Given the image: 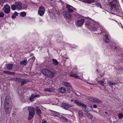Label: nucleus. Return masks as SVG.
Here are the masks:
<instances>
[{
    "instance_id": "nucleus-30",
    "label": "nucleus",
    "mask_w": 123,
    "mask_h": 123,
    "mask_svg": "<svg viewBox=\"0 0 123 123\" xmlns=\"http://www.w3.org/2000/svg\"><path fill=\"white\" fill-rule=\"evenodd\" d=\"M20 15L22 17H24L26 16V13L25 12H21L20 13Z\"/></svg>"
},
{
    "instance_id": "nucleus-28",
    "label": "nucleus",
    "mask_w": 123,
    "mask_h": 123,
    "mask_svg": "<svg viewBox=\"0 0 123 123\" xmlns=\"http://www.w3.org/2000/svg\"><path fill=\"white\" fill-rule=\"evenodd\" d=\"M86 115L88 117L91 119H92L93 118L92 116L89 113H87Z\"/></svg>"
},
{
    "instance_id": "nucleus-39",
    "label": "nucleus",
    "mask_w": 123,
    "mask_h": 123,
    "mask_svg": "<svg viewBox=\"0 0 123 123\" xmlns=\"http://www.w3.org/2000/svg\"><path fill=\"white\" fill-rule=\"evenodd\" d=\"M4 15V14L2 12L0 13V18L3 17Z\"/></svg>"
},
{
    "instance_id": "nucleus-23",
    "label": "nucleus",
    "mask_w": 123,
    "mask_h": 123,
    "mask_svg": "<svg viewBox=\"0 0 123 123\" xmlns=\"http://www.w3.org/2000/svg\"><path fill=\"white\" fill-rule=\"evenodd\" d=\"M61 120L64 122H66L68 121L67 119L65 117H61Z\"/></svg>"
},
{
    "instance_id": "nucleus-56",
    "label": "nucleus",
    "mask_w": 123,
    "mask_h": 123,
    "mask_svg": "<svg viewBox=\"0 0 123 123\" xmlns=\"http://www.w3.org/2000/svg\"><path fill=\"white\" fill-rule=\"evenodd\" d=\"M75 94L77 96H78V94H77V93H75Z\"/></svg>"
},
{
    "instance_id": "nucleus-6",
    "label": "nucleus",
    "mask_w": 123,
    "mask_h": 123,
    "mask_svg": "<svg viewBox=\"0 0 123 123\" xmlns=\"http://www.w3.org/2000/svg\"><path fill=\"white\" fill-rule=\"evenodd\" d=\"M4 12L8 14L10 12V7L8 5H5L3 8Z\"/></svg>"
},
{
    "instance_id": "nucleus-53",
    "label": "nucleus",
    "mask_w": 123,
    "mask_h": 123,
    "mask_svg": "<svg viewBox=\"0 0 123 123\" xmlns=\"http://www.w3.org/2000/svg\"><path fill=\"white\" fill-rule=\"evenodd\" d=\"M27 8V7L26 6H25V7L24 8V9H26V8Z\"/></svg>"
},
{
    "instance_id": "nucleus-25",
    "label": "nucleus",
    "mask_w": 123,
    "mask_h": 123,
    "mask_svg": "<svg viewBox=\"0 0 123 123\" xmlns=\"http://www.w3.org/2000/svg\"><path fill=\"white\" fill-rule=\"evenodd\" d=\"M44 91H45L51 92L53 91V90L51 88H46L44 89Z\"/></svg>"
},
{
    "instance_id": "nucleus-9",
    "label": "nucleus",
    "mask_w": 123,
    "mask_h": 123,
    "mask_svg": "<svg viewBox=\"0 0 123 123\" xmlns=\"http://www.w3.org/2000/svg\"><path fill=\"white\" fill-rule=\"evenodd\" d=\"M84 22V20L83 19L78 20L76 22V25L79 27L83 25Z\"/></svg>"
},
{
    "instance_id": "nucleus-42",
    "label": "nucleus",
    "mask_w": 123,
    "mask_h": 123,
    "mask_svg": "<svg viewBox=\"0 0 123 123\" xmlns=\"http://www.w3.org/2000/svg\"><path fill=\"white\" fill-rule=\"evenodd\" d=\"M79 114V116L81 117H82L83 116V114L82 113H80Z\"/></svg>"
},
{
    "instance_id": "nucleus-11",
    "label": "nucleus",
    "mask_w": 123,
    "mask_h": 123,
    "mask_svg": "<svg viewBox=\"0 0 123 123\" xmlns=\"http://www.w3.org/2000/svg\"><path fill=\"white\" fill-rule=\"evenodd\" d=\"M66 8H67L68 12H74V10L72 9H74V8L72 6L68 5L66 6Z\"/></svg>"
},
{
    "instance_id": "nucleus-19",
    "label": "nucleus",
    "mask_w": 123,
    "mask_h": 123,
    "mask_svg": "<svg viewBox=\"0 0 123 123\" xmlns=\"http://www.w3.org/2000/svg\"><path fill=\"white\" fill-rule=\"evenodd\" d=\"M55 76V74L54 73L50 71V73H49L48 77H49L51 78H53Z\"/></svg>"
},
{
    "instance_id": "nucleus-13",
    "label": "nucleus",
    "mask_w": 123,
    "mask_h": 123,
    "mask_svg": "<svg viewBox=\"0 0 123 123\" xmlns=\"http://www.w3.org/2000/svg\"><path fill=\"white\" fill-rule=\"evenodd\" d=\"M15 5L18 9H21L22 8V4L20 2H16L15 3Z\"/></svg>"
},
{
    "instance_id": "nucleus-60",
    "label": "nucleus",
    "mask_w": 123,
    "mask_h": 123,
    "mask_svg": "<svg viewBox=\"0 0 123 123\" xmlns=\"http://www.w3.org/2000/svg\"><path fill=\"white\" fill-rule=\"evenodd\" d=\"M114 0V1H116L117 0Z\"/></svg>"
},
{
    "instance_id": "nucleus-7",
    "label": "nucleus",
    "mask_w": 123,
    "mask_h": 123,
    "mask_svg": "<svg viewBox=\"0 0 123 123\" xmlns=\"http://www.w3.org/2000/svg\"><path fill=\"white\" fill-rule=\"evenodd\" d=\"M39 10L38 12V14L40 16H41L43 15L45 11V9L44 7L41 6L39 7Z\"/></svg>"
},
{
    "instance_id": "nucleus-50",
    "label": "nucleus",
    "mask_w": 123,
    "mask_h": 123,
    "mask_svg": "<svg viewBox=\"0 0 123 123\" xmlns=\"http://www.w3.org/2000/svg\"><path fill=\"white\" fill-rule=\"evenodd\" d=\"M77 93L78 94V96H80L81 95V94L79 92H77Z\"/></svg>"
},
{
    "instance_id": "nucleus-49",
    "label": "nucleus",
    "mask_w": 123,
    "mask_h": 123,
    "mask_svg": "<svg viewBox=\"0 0 123 123\" xmlns=\"http://www.w3.org/2000/svg\"><path fill=\"white\" fill-rule=\"evenodd\" d=\"M118 47H118H117V46H116V47H114L113 48L114 49L117 50V49Z\"/></svg>"
},
{
    "instance_id": "nucleus-62",
    "label": "nucleus",
    "mask_w": 123,
    "mask_h": 123,
    "mask_svg": "<svg viewBox=\"0 0 123 123\" xmlns=\"http://www.w3.org/2000/svg\"><path fill=\"white\" fill-rule=\"evenodd\" d=\"M51 1H52L53 0H50Z\"/></svg>"
},
{
    "instance_id": "nucleus-5",
    "label": "nucleus",
    "mask_w": 123,
    "mask_h": 123,
    "mask_svg": "<svg viewBox=\"0 0 123 123\" xmlns=\"http://www.w3.org/2000/svg\"><path fill=\"white\" fill-rule=\"evenodd\" d=\"M11 105L10 104L7 105L6 106H5V105H4V108L6 113L7 114H9L12 108Z\"/></svg>"
},
{
    "instance_id": "nucleus-44",
    "label": "nucleus",
    "mask_w": 123,
    "mask_h": 123,
    "mask_svg": "<svg viewBox=\"0 0 123 123\" xmlns=\"http://www.w3.org/2000/svg\"><path fill=\"white\" fill-rule=\"evenodd\" d=\"M18 13L17 12H15L14 13V15H16V16H18Z\"/></svg>"
},
{
    "instance_id": "nucleus-33",
    "label": "nucleus",
    "mask_w": 123,
    "mask_h": 123,
    "mask_svg": "<svg viewBox=\"0 0 123 123\" xmlns=\"http://www.w3.org/2000/svg\"><path fill=\"white\" fill-rule=\"evenodd\" d=\"M84 111L86 112H88L90 111L89 109L87 108H85L83 109V110Z\"/></svg>"
},
{
    "instance_id": "nucleus-31",
    "label": "nucleus",
    "mask_w": 123,
    "mask_h": 123,
    "mask_svg": "<svg viewBox=\"0 0 123 123\" xmlns=\"http://www.w3.org/2000/svg\"><path fill=\"white\" fill-rule=\"evenodd\" d=\"M11 8L12 10H14L16 8V5H12L11 6Z\"/></svg>"
},
{
    "instance_id": "nucleus-38",
    "label": "nucleus",
    "mask_w": 123,
    "mask_h": 123,
    "mask_svg": "<svg viewBox=\"0 0 123 123\" xmlns=\"http://www.w3.org/2000/svg\"><path fill=\"white\" fill-rule=\"evenodd\" d=\"M118 117L119 119H121L123 118V115L122 114L120 113L118 115Z\"/></svg>"
},
{
    "instance_id": "nucleus-24",
    "label": "nucleus",
    "mask_w": 123,
    "mask_h": 123,
    "mask_svg": "<svg viewBox=\"0 0 123 123\" xmlns=\"http://www.w3.org/2000/svg\"><path fill=\"white\" fill-rule=\"evenodd\" d=\"M94 102L98 103H101V102L100 100L97 98H95Z\"/></svg>"
},
{
    "instance_id": "nucleus-35",
    "label": "nucleus",
    "mask_w": 123,
    "mask_h": 123,
    "mask_svg": "<svg viewBox=\"0 0 123 123\" xmlns=\"http://www.w3.org/2000/svg\"><path fill=\"white\" fill-rule=\"evenodd\" d=\"M3 73L4 74H10V72L9 71H3Z\"/></svg>"
},
{
    "instance_id": "nucleus-20",
    "label": "nucleus",
    "mask_w": 123,
    "mask_h": 123,
    "mask_svg": "<svg viewBox=\"0 0 123 123\" xmlns=\"http://www.w3.org/2000/svg\"><path fill=\"white\" fill-rule=\"evenodd\" d=\"M27 63V61L26 60H24L20 62V64L21 65H26Z\"/></svg>"
},
{
    "instance_id": "nucleus-41",
    "label": "nucleus",
    "mask_w": 123,
    "mask_h": 123,
    "mask_svg": "<svg viewBox=\"0 0 123 123\" xmlns=\"http://www.w3.org/2000/svg\"><path fill=\"white\" fill-rule=\"evenodd\" d=\"M85 2L88 4L90 3V0H86L85 1Z\"/></svg>"
},
{
    "instance_id": "nucleus-21",
    "label": "nucleus",
    "mask_w": 123,
    "mask_h": 123,
    "mask_svg": "<svg viewBox=\"0 0 123 123\" xmlns=\"http://www.w3.org/2000/svg\"><path fill=\"white\" fill-rule=\"evenodd\" d=\"M52 60L53 62V64L55 65H58L59 63L57 60L53 59Z\"/></svg>"
},
{
    "instance_id": "nucleus-27",
    "label": "nucleus",
    "mask_w": 123,
    "mask_h": 123,
    "mask_svg": "<svg viewBox=\"0 0 123 123\" xmlns=\"http://www.w3.org/2000/svg\"><path fill=\"white\" fill-rule=\"evenodd\" d=\"M6 0H0V4L1 6H3V4L6 2Z\"/></svg>"
},
{
    "instance_id": "nucleus-57",
    "label": "nucleus",
    "mask_w": 123,
    "mask_h": 123,
    "mask_svg": "<svg viewBox=\"0 0 123 123\" xmlns=\"http://www.w3.org/2000/svg\"><path fill=\"white\" fill-rule=\"evenodd\" d=\"M100 76L101 77H102L103 75H100Z\"/></svg>"
},
{
    "instance_id": "nucleus-51",
    "label": "nucleus",
    "mask_w": 123,
    "mask_h": 123,
    "mask_svg": "<svg viewBox=\"0 0 123 123\" xmlns=\"http://www.w3.org/2000/svg\"><path fill=\"white\" fill-rule=\"evenodd\" d=\"M97 5L99 6H101V4L99 3H98L97 4Z\"/></svg>"
},
{
    "instance_id": "nucleus-40",
    "label": "nucleus",
    "mask_w": 123,
    "mask_h": 123,
    "mask_svg": "<svg viewBox=\"0 0 123 123\" xmlns=\"http://www.w3.org/2000/svg\"><path fill=\"white\" fill-rule=\"evenodd\" d=\"M116 5L115 4H112L111 5V7L112 8L116 7Z\"/></svg>"
},
{
    "instance_id": "nucleus-37",
    "label": "nucleus",
    "mask_w": 123,
    "mask_h": 123,
    "mask_svg": "<svg viewBox=\"0 0 123 123\" xmlns=\"http://www.w3.org/2000/svg\"><path fill=\"white\" fill-rule=\"evenodd\" d=\"M33 94V95L34 97V98H39V97H40V95L39 94H35L34 93H32Z\"/></svg>"
},
{
    "instance_id": "nucleus-22",
    "label": "nucleus",
    "mask_w": 123,
    "mask_h": 123,
    "mask_svg": "<svg viewBox=\"0 0 123 123\" xmlns=\"http://www.w3.org/2000/svg\"><path fill=\"white\" fill-rule=\"evenodd\" d=\"M70 76L73 77H75L76 78H79V76L76 75V74H71L69 75Z\"/></svg>"
},
{
    "instance_id": "nucleus-3",
    "label": "nucleus",
    "mask_w": 123,
    "mask_h": 123,
    "mask_svg": "<svg viewBox=\"0 0 123 123\" xmlns=\"http://www.w3.org/2000/svg\"><path fill=\"white\" fill-rule=\"evenodd\" d=\"M74 102L77 106L81 107L82 110L85 108H87V106L86 105L83 104V103L80 102L78 100H75Z\"/></svg>"
},
{
    "instance_id": "nucleus-10",
    "label": "nucleus",
    "mask_w": 123,
    "mask_h": 123,
    "mask_svg": "<svg viewBox=\"0 0 123 123\" xmlns=\"http://www.w3.org/2000/svg\"><path fill=\"white\" fill-rule=\"evenodd\" d=\"M61 105L63 108L66 110L72 106L71 105L67 103H62Z\"/></svg>"
},
{
    "instance_id": "nucleus-34",
    "label": "nucleus",
    "mask_w": 123,
    "mask_h": 123,
    "mask_svg": "<svg viewBox=\"0 0 123 123\" xmlns=\"http://www.w3.org/2000/svg\"><path fill=\"white\" fill-rule=\"evenodd\" d=\"M108 84L110 86H111L113 85H115L116 84L115 83H112V82L110 81H109L108 82Z\"/></svg>"
},
{
    "instance_id": "nucleus-15",
    "label": "nucleus",
    "mask_w": 123,
    "mask_h": 123,
    "mask_svg": "<svg viewBox=\"0 0 123 123\" xmlns=\"http://www.w3.org/2000/svg\"><path fill=\"white\" fill-rule=\"evenodd\" d=\"M36 111L38 115L41 114L42 112L39 107L38 106H37L35 108Z\"/></svg>"
},
{
    "instance_id": "nucleus-45",
    "label": "nucleus",
    "mask_w": 123,
    "mask_h": 123,
    "mask_svg": "<svg viewBox=\"0 0 123 123\" xmlns=\"http://www.w3.org/2000/svg\"><path fill=\"white\" fill-rule=\"evenodd\" d=\"M16 17V15L14 14L12 16V18H15Z\"/></svg>"
},
{
    "instance_id": "nucleus-46",
    "label": "nucleus",
    "mask_w": 123,
    "mask_h": 123,
    "mask_svg": "<svg viewBox=\"0 0 123 123\" xmlns=\"http://www.w3.org/2000/svg\"><path fill=\"white\" fill-rule=\"evenodd\" d=\"M93 107L94 108H96L97 107V106L96 105H93Z\"/></svg>"
},
{
    "instance_id": "nucleus-43",
    "label": "nucleus",
    "mask_w": 123,
    "mask_h": 123,
    "mask_svg": "<svg viewBox=\"0 0 123 123\" xmlns=\"http://www.w3.org/2000/svg\"><path fill=\"white\" fill-rule=\"evenodd\" d=\"M15 73L14 72H11L10 73V74H12V75H15Z\"/></svg>"
},
{
    "instance_id": "nucleus-58",
    "label": "nucleus",
    "mask_w": 123,
    "mask_h": 123,
    "mask_svg": "<svg viewBox=\"0 0 123 123\" xmlns=\"http://www.w3.org/2000/svg\"><path fill=\"white\" fill-rule=\"evenodd\" d=\"M89 84H91V85H93V84H92V83H89Z\"/></svg>"
},
{
    "instance_id": "nucleus-12",
    "label": "nucleus",
    "mask_w": 123,
    "mask_h": 123,
    "mask_svg": "<svg viewBox=\"0 0 123 123\" xmlns=\"http://www.w3.org/2000/svg\"><path fill=\"white\" fill-rule=\"evenodd\" d=\"M42 72L44 75L48 76L49 73H50V71L48 69H45L43 70Z\"/></svg>"
},
{
    "instance_id": "nucleus-1",
    "label": "nucleus",
    "mask_w": 123,
    "mask_h": 123,
    "mask_svg": "<svg viewBox=\"0 0 123 123\" xmlns=\"http://www.w3.org/2000/svg\"><path fill=\"white\" fill-rule=\"evenodd\" d=\"M28 111L29 112L28 120H31L35 114V110L34 108L32 107H29L28 108Z\"/></svg>"
},
{
    "instance_id": "nucleus-61",
    "label": "nucleus",
    "mask_w": 123,
    "mask_h": 123,
    "mask_svg": "<svg viewBox=\"0 0 123 123\" xmlns=\"http://www.w3.org/2000/svg\"><path fill=\"white\" fill-rule=\"evenodd\" d=\"M71 101H73V100H71Z\"/></svg>"
},
{
    "instance_id": "nucleus-52",
    "label": "nucleus",
    "mask_w": 123,
    "mask_h": 123,
    "mask_svg": "<svg viewBox=\"0 0 123 123\" xmlns=\"http://www.w3.org/2000/svg\"><path fill=\"white\" fill-rule=\"evenodd\" d=\"M59 115V114L58 113H56L55 115V116L57 117H58V115Z\"/></svg>"
},
{
    "instance_id": "nucleus-36",
    "label": "nucleus",
    "mask_w": 123,
    "mask_h": 123,
    "mask_svg": "<svg viewBox=\"0 0 123 123\" xmlns=\"http://www.w3.org/2000/svg\"><path fill=\"white\" fill-rule=\"evenodd\" d=\"M95 98L90 97L89 98V100L90 101L94 102Z\"/></svg>"
},
{
    "instance_id": "nucleus-32",
    "label": "nucleus",
    "mask_w": 123,
    "mask_h": 123,
    "mask_svg": "<svg viewBox=\"0 0 123 123\" xmlns=\"http://www.w3.org/2000/svg\"><path fill=\"white\" fill-rule=\"evenodd\" d=\"M105 81L104 80H102L98 81V84H99L102 85H103L104 84Z\"/></svg>"
},
{
    "instance_id": "nucleus-17",
    "label": "nucleus",
    "mask_w": 123,
    "mask_h": 123,
    "mask_svg": "<svg viewBox=\"0 0 123 123\" xmlns=\"http://www.w3.org/2000/svg\"><path fill=\"white\" fill-rule=\"evenodd\" d=\"M13 65V64H6V67L7 69L9 70H11L12 68Z\"/></svg>"
},
{
    "instance_id": "nucleus-18",
    "label": "nucleus",
    "mask_w": 123,
    "mask_h": 123,
    "mask_svg": "<svg viewBox=\"0 0 123 123\" xmlns=\"http://www.w3.org/2000/svg\"><path fill=\"white\" fill-rule=\"evenodd\" d=\"M104 41L106 43H108L110 42V40L108 37V36H106L103 39Z\"/></svg>"
},
{
    "instance_id": "nucleus-16",
    "label": "nucleus",
    "mask_w": 123,
    "mask_h": 123,
    "mask_svg": "<svg viewBox=\"0 0 123 123\" xmlns=\"http://www.w3.org/2000/svg\"><path fill=\"white\" fill-rule=\"evenodd\" d=\"M58 90L61 93H63L65 92L66 91L65 89L63 87H62L59 88Z\"/></svg>"
},
{
    "instance_id": "nucleus-26",
    "label": "nucleus",
    "mask_w": 123,
    "mask_h": 123,
    "mask_svg": "<svg viewBox=\"0 0 123 123\" xmlns=\"http://www.w3.org/2000/svg\"><path fill=\"white\" fill-rule=\"evenodd\" d=\"M85 26L88 27L90 25V23L89 21H87L85 22Z\"/></svg>"
},
{
    "instance_id": "nucleus-2",
    "label": "nucleus",
    "mask_w": 123,
    "mask_h": 123,
    "mask_svg": "<svg viewBox=\"0 0 123 123\" xmlns=\"http://www.w3.org/2000/svg\"><path fill=\"white\" fill-rule=\"evenodd\" d=\"M16 80L18 81V82H21V86L23 84L30 81V80L28 79H22L19 78H16Z\"/></svg>"
},
{
    "instance_id": "nucleus-47",
    "label": "nucleus",
    "mask_w": 123,
    "mask_h": 123,
    "mask_svg": "<svg viewBox=\"0 0 123 123\" xmlns=\"http://www.w3.org/2000/svg\"><path fill=\"white\" fill-rule=\"evenodd\" d=\"M90 3L93 2L95 1V0H90Z\"/></svg>"
},
{
    "instance_id": "nucleus-55",
    "label": "nucleus",
    "mask_w": 123,
    "mask_h": 123,
    "mask_svg": "<svg viewBox=\"0 0 123 123\" xmlns=\"http://www.w3.org/2000/svg\"><path fill=\"white\" fill-rule=\"evenodd\" d=\"M92 111L94 112H97V111L95 110H92Z\"/></svg>"
},
{
    "instance_id": "nucleus-54",
    "label": "nucleus",
    "mask_w": 123,
    "mask_h": 123,
    "mask_svg": "<svg viewBox=\"0 0 123 123\" xmlns=\"http://www.w3.org/2000/svg\"><path fill=\"white\" fill-rule=\"evenodd\" d=\"M78 113H79V114L80 113H82V112L81 111H79Z\"/></svg>"
},
{
    "instance_id": "nucleus-14",
    "label": "nucleus",
    "mask_w": 123,
    "mask_h": 123,
    "mask_svg": "<svg viewBox=\"0 0 123 123\" xmlns=\"http://www.w3.org/2000/svg\"><path fill=\"white\" fill-rule=\"evenodd\" d=\"M62 84L63 85L66 87H70V88H71L72 86L70 85V84L69 83L66 82H62Z\"/></svg>"
},
{
    "instance_id": "nucleus-4",
    "label": "nucleus",
    "mask_w": 123,
    "mask_h": 123,
    "mask_svg": "<svg viewBox=\"0 0 123 123\" xmlns=\"http://www.w3.org/2000/svg\"><path fill=\"white\" fill-rule=\"evenodd\" d=\"M4 105L5 106L8 105H11V100L10 97L9 96H7L5 98V101L4 102Z\"/></svg>"
},
{
    "instance_id": "nucleus-29",
    "label": "nucleus",
    "mask_w": 123,
    "mask_h": 123,
    "mask_svg": "<svg viewBox=\"0 0 123 123\" xmlns=\"http://www.w3.org/2000/svg\"><path fill=\"white\" fill-rule=\"evenodd\" d=\"M33 96V94H32L30 98V100L32 102L34 101V98Z\"/></svg>"
},
{
    "instance_id": "nucleus-48",
    "label": "nucleus",
    "mask_w": 123,
    "mask_h": 123,
    "mask_svg": "<svg viewBox=\"0 0 123 123\" xmlns=\"http://www.w3.org/2000/svg\"><path fill=\"white\" fill-rule=\"evenodd\" d=\"M42 123H47V122L45 120H43V121Z\"/></svg>"
},
{
    "instance_id": "nucleus-59",
    "label": "nucleus",
    "mask_w": 123,
    "mask_h": 123,
    "mask_svg": "<svg viewBox=\"0 0 123 123\" xmlns=\"http://www.w3.org/2000/svg\"><path fill=\"white\" fill-rule=\"evenodd\" d=\"M105 113H107V112H105Z\"/></svg>"
},
{
    "instance_id": "nucleus-8",
    "label": "nucleus",
    "mask_w": 123,
    "mask_h": 123,
    "mask_svg": "<svg viewBox=\"0 0 123 123\" xmlns=\"http://www.w3.org/2000/svg\"><path fill=\"white\" fill-rule=\"evenodd\" d=\"M63 14L64 16L67 19H70L72 17L71 14L68 12L66 11L63 12Z\"/></svg>"
}]
</instances>
